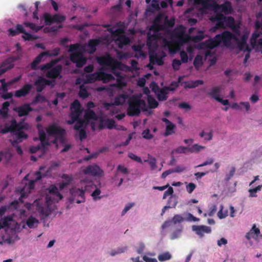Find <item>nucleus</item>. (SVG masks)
<instances>
[{"mask_svg":"<svg viewBox=\"0 0 262 262\" xmlns=\"http://www.w3.org/2000/svg\"><path fill=\"white\" fill-rule=\"evenodd\" d=\"M237 41V37L228 31H224L221 34H217L213 38H210L201 43V48L213 49L221 43L226 47H230L231 40Z\"/></svg>","mask_w":262,"mask_h":262,"instance_id":"obj_1","label":"nucleus"},{"mask_svg":"<svg viewBox=\"0 0 262 262\" xmlns=\"http://www.w3.org/2000/svg\"><path fill=\"white\" fill-rule=\"evenodd\" d=\"M59 61V59H53L50 62L41 65L39 69L41 71L46 73V76L48 78L53 79L61 78L62 66L61 64H57L54 67Z\"/></svg>","mask_w":262,"mask_h":262,"instance_id":"obj_2","label":"nucleus"},{"mask_svg":"<svg viewBox=\"0 0 262 262\" xmlns=\"http://www.w3.org/2000/svg\"><path fill=\"white\" fill-rule=\"evenodd\" d=\"M128 103L127 114L129 116H138L140 114L141 108L145 106L144 100L135 96H133L129 98Z\"/></svg>","mask_w":262,"mask_h":262,"instance_id":"obj_3","label":"nucleus"},{"mask_svg":"<svg viewBox=\"0 0 262 262\" xmlns=\"http://www.w3.org/2000/svg\"><path fill=\"white\" fill-rule=\"evenodd\" d=\"M96 186L92 183H89L84 186V189L73 188L71 189L70 193L72 195V201L77 204L83 202L85 200L84 192L90 191L92 189L96 188Z\"/></svg>","mask_w":262,"mask_h":262,"instance_id":"obj_4","label":"nucleus"},{"mask_svg":"<svg viewBox=\"0 0 262 262\" xmlns=\"http://www.w3.org/2000/svg\"><path fill=\"white\" fill-rule=\"evenodd\" d=\"M46 132L50 137L55 138V140L63 142L66 133V130L55 123H52L46 128Z\"/></svg>","mask_w":262,"mask_h":262,"instance_id":"obj_5","label":"nucleus"},{"mask_svg":"<svg viewBox=\"0 0 262 262\" xmlns=\"http://www.w3.org/2000/svg\"><path fill=\"white\" fill-rule=\"evenodd\" d=\"M70 117L71 120L67 121V123L69 125L73 124L75 122L80 116L83 112V108L79 101L76 99L71 103L70 105Z\"/></svg>","mask_w":262,"mask_h":262,"instance_id":"obj_6","label":"nucleus"},{"mask_svg":"<svg viewBox=\"0 0 262 262\" xmlns=\"http://www.w3.org/2000/svg\"><path fill=\"white\" fill-rule=\"evenodd\" d=\"M49 193L51 195H47L46 197V203L48 205H51L53 203H57L62 200L63 196L58 191L55 185H51L48 188Z\"/></svg>","mask_w":262,"mask_h":262,"instance_id":"obj_7","label":"nucleus"},{"mask_svg":"<svg viewBox=\"0 0 262 262\" xmlns=\"http://www.w3.org/2000/svg\"><path fill=\"white\" fill-rule=\"evenodd\" d=\"M115 33L116 35L113 39L119 49L123 48L124 46L130 43V39L124 35V31L123 29H117Z\"/></svg>","mask_w":262,"mask_h":262,"instance_id":"obj_8","label":"nucleus"},{"mask_svg":"<svg viewBox=\"0 0 262 262\" xmlns=\"http://www.w3.org/2000/svg\"><path fill=\"white\" fill-rule=\"evenodd\" d=\"M98 63L101 66L107 67L112 69L118 68L120 63L112 58L110 55L106 56H100L97 58Z\"/></svg>","mask_w":262,"mask_h":262,"instance_id":"obj_9","label":"nucleus"},{"mask_svg":"<svg viewBox=\"0 0 262 262\" xmlns=\"http://www.w3.org/2000/svg\"><path fill=\"white\" fill-rule=\"evenodd\" d=\"M176 43L180 46L188 42L190 40V37L185 33L184 27L183 25L179 26L174 30Z\"/></svg>","mask_w":262,"mask_h":262,"instance_id":"obj_10","label":"nucleus"},{"mask_svg":"<svg viewBox=\"0 0 262 262\" xmlns=\"http://www.w3.org/2000/svg\"><path fill=\"white\" fill-rule=\"evenodd\" d=\"M85 174H89L94 177H102L104 175L103 170L97 164H92L85 167L83 170Z\"/></svg>","mask_w":262,"mask_h":262,"instance_id":"obj_11","label":"nucleus"},{"mask_svg":"<svg viewBox=\"0 0 262 262\" xmlns=\"http://www.w3.org/2000/svg\"><path fill=\"white\" fill-rule=\"evenodd\" d=\"M128 98V95L126 93L120 94L116 96L114 100V104L105 103L104 106L107 109L109 107L112 106L114 104L116 105H123L126 100Z\"/></svg>","mask_w":262,"mask_h":262,"instance_id":"obj_12","label":"nucleus"},{"mask_svg":"<svg viewBox=\"0 0 262 262\" xmlns=\"http://www.w3.org/2000/svg\"><path fill=\"white\" fill-rule=\"evenodd\" d=\"M163 18V15L159 14L157 15L153 20V24L150 27V29L154 31L155 33L159 31L164 30V26L161 24Z\"/></svg>","mask_w":262,"mask_h":262,"instance_id":"obj_13","label":"nucleus"},{"mask_svg":"<svg viewBox=\"0 0 262 262\" xmlns=\"http://www.w3.org/2000/svg\"><path fill=\"white\" fill-rule=\"evenodd\" d=\"M38 129V134L41 145L42 147H45L49 145V140L47 138L46 134L43 129V126L41 124H37L36 126Z\"/></svg>","mask_w":262,"mask_h":262,"instance_id":"obj_14","label":"nucleus"},{"mask_svg":"<svg viewBox=\"0 0 262 262\" xmlns=\"http://www.w3.org/2000/svg\"><path fill=\"white\" fill-rule=\"evenodd\" d=\"M20 59L19 56L10 57L5 59L1 64L2 68L6 70L12 69L14 67V62Z\"/></svg>","mask_w":262,"mask_h":262,"instance_id":"obj_15","label":"nucleus"},{"mask_svg":"<svg viewBox=\"0 0 262 262\" xmlns=\"http://www.w3.org/2000/svg\"><path fill=\"white\" fill-rule=\"evenodd\" d=\"M192 229L195 233L198 235L200 237H202L204 235V233H210L211 231L210 227L205 225H193L192 227Z\"/></svg>","mask_w":262,"mask_h":262,"instance_id":"obj_16","label":"nucleus"},{"mask_svg":"<svg viewBox=\"0 0 262 262\" xmlns=\"http://www.w3.org/2000/svg\"><path fill=\"white\" fill-rule=\"evenodd\" d=\"M15 111L18 113L19 117L27 116L29 113L33 111V108L30 106V104L25 103L15 108Z\"/></svg>","mask_w":262,"mask_h":262,"instance_id":"obj_17","label":"nucleus"},{"mask_svg":"<svg viewBox=\"0 0 262 262\" xmlns=\"http://www.w3.org/2000/svg\"><path fill=\"white\" fill-rule=\"evenodd\" d=\"M31 84H25L20 89L17 90L15 92V96L17 98L25 96L28 95L32 89Z\"/></svg>","mask_w":262,"mask_h":262,"instance_id":"obj_18","label":"nucleus"},{"mask_svg":"<svg viewBox=\"0 0 262 262\" xmlns=\"http://www.w3.org/2000/svg\"><path fill=\"white\" fill-rule=\"evenodd\" d=\"M217 7L225 14H231L233 11L231 4L229 1H226L224 4L217 5Z\"/></svg>","mask_w":262,"mask_h":262,"instance_id":"obj_19","label":"nucleus"},{"mask_svg":"<svg viewBox=\"0 0 262 262\" xmlns=\"http://www.w3.org/2000/svg\"><path fill=\"white\" fill-rule=\"evenodd\" d=\"M11 123L14 132L21 131L23 129H28V124L27 123H25L22 122L17 123L15 120H12Z\"/></svg>","mask_w":262,"mask_h":262,"instance_id":"obj_20","label":"nucleus"},{"mask_svg":"<svg viewBox=\"0 0 262 262\" xmlns=\"http://www.w3.org/2000/svg\"><path fill=\"white\" fill-rule=\"evenodd\" d=\"M47 52H41L35 58V59L30 64V67L32 70H36L38 69V64L42 60H44L43 58L45 57V54Z\"/></svg>","mask_w":262,"mask_h":262,"instance_id":"obj_21","label":"nucleus"},{"mask_svg":"<svg viewBox=\"0 0 262 262\" xmlns=\"http://www.w3.org/2000/svg\"><path fill=\"white\" fill-rule=\"evenodd\" d=\"M221 89L220 86H215L211 89L210 92L207 93V95L216 101L220 97Z\"/></svg>","mask_w":262,"mask_h":262,"instance_id":"obj_22","label":"nucleus"},{"mask_svg":"<svg viewBox=\"0 0 262 262\" xmlns=\"http://www.w3.org/2000/svg\"><path fill=\"white\" fill-rule=\"evenodd\" d=\"M100 40L98 39H90L88 43L87 47L90 48L88 52L94 53L96 50V47L99 44Z\"/></svg>","mask_w":262,"mask_h":262,"instance_id":"obj_23","label":"nucleus"},{"mask_svg":"<svg viewBox=\"0 0 262 262\" xmlns=\"http://www.w3.org/2000/svg\"><path fill=\"white\" fill-rule=\"evenodd\" d=\"M3 239L5 242L10 244L13 243L16 241H18L19 239V238L15 231H12L11 235L8 236L6 238H5L4 237H3Z\"/></svg>","mask_w":262,"mask_h":262,"instance_id":"obj_24","label":"nucleus"},{"mask_svg":"<svg viewBox=\"0 0 262 262\" xmlns=\"http://www.w3.org/2000/svg\"><path fill=\"white\" fill-rule=\"evenodd\" d=\"M84 117V119L88 121L90 119L97 120L98 119V116L94 112V111L92 110H85Z\"/></svg>","mask_w":262,"mask_h":262,"instance_id":"obj_25","label":"nucleus"},{"mask_svg":"<svg viewBox=\"0 0 262 262\" xmlns=\"http://www.w3.org/2000/svg\"><path fill=\"white\" fill-rule=\"evenodd\" d=\"M185 83L186 84L184 86L185 89H192L200 85H202L204 83V81L202 80H196L190 82H185Z\"/></svg>","mask_w":262,"mask_h":262,"instance_id":"obj_26","label":"nucleus"},{"mask_svg":"<svg viewBox=\"0 0 262 262\" xmlns=\"http://www.w3.org/2000/svg\"><path fill=\"white\" fill-rule=\"evenodd\" d=\"M34 84L36 86V91L38 93L41 92L46 87L42 81V76L39 77L38 78L35 80Z\"/></svg>","mask_w":262,"mask_h":262,"instance_id":"obj_27","label":"nucleus"},{"mask_svg":"<svg viewBox=\"0 0 262 262\" xmlns=\"http://www.w3.org/2000/svg\"><path fill=\"white\" fill-rule=\"evenodd\" d=\"M158 39V36L155 34H148L147 35V39L146 45L148 47H150L154 44H156L157 40Z\"/></svg>","mask_w":262,"mask_h":262,"instance_id":"obj_28","label":"nucleus"},{"mask_svg":"<svg viewBox=\"0 0 262 262\" xmlns=\"http://www.w3.org/2000/svg\"><path fill=\"white\" fill-rule=\"evenodd\" d=\"M148 160H145V162H147L150 167L151 170H155L157 168V160L155 157H151L150 155L148 154Z\"/></svg>","mask_w":262,"mask_h":262,"instance_id":"obj_29","label":"nucleus"},{"mask_svg":"<svg viewBox=\"0 0 262 262\" xmlns=\"http://www.w3.org/2000/svg\"><path fill=\"white\" fill-rule=\"evenodd\" d=\"M174 24V18L171 17L170 19H168L167 17H166L164 19V24H163V26H164V30H166L168 28L173 27Z\"/></svg>","mask_w":262,"mask_h":262,"instance_id":"obj_30","label":"nucleus"},{"mask_svg":"<svg viewBox=\"0 0 262 262\" xmlns=\"http://www.w3.org/2000/svg\"><path fill=\"white\" fill-rule=\"evenodd\" d=\"M98 72H96L93 74H91L86 75V81L87 83H93L97 80H99V78L98 76Z\"/></svg>","mask_w":262,"mask_h":262,"instance_id":"obj_31","label":"nucleus"},{"mask_svg":"<svg viewBox=\"0 0 262 262\" xmlns=\"http://www.w3.org/2000/svg\"><path fill=\"white\" fill-rule=\"evenodd\" d=\"M82 55L83 53L81 51L73 52L70 54V60L72 62L76 63Z\"/></svg>","mask_w":262,"mask_h":262,"instance_id":"obj_32","label":"nucleus"},{"mask_svg":"<svg viewBox=\"0 0 262 262\" xmlns=\"http://www.w3.org/2000/svg\"><path fill=\"white\" fill-rule=\"evenodd\" d=\"M165 87L161 89L157 94V98L159 101H165L167 99L168 93L166 92Z\"/></svg>","mask_w":262,"mask_h":262,"instance_id":"obj_33","label":"nucleus"},{"mask_svg":"<svg viewBox=\"0 0 262 262\" xmlns=\"http://www.w3.org/2000/svg\"><path fill=\"white\" fill-rule=\"evenodd\" d=\"M176 128V125L171 122L168 124H167L166 126L165 132L164 133V136H168L169 135H172L174 133V129Z\"/></svg>","mask_w":262,"mask_h":262,"instance_id":"obj_34","label":"nucleus"},{"mask_svg":"<svg viewBox=\"0 0 262 262\" xmlns=\"http://www.w3.org/2000/svg\"><path fill=\"white\" fill-rule=\"evenodd\" d=\"M98 76L99 80H103L104 81H108L113 78V76L110 74H107L104 72H98Z\"/></svg>","mask_w":262,"mask_h":262,"instance_id":"obj_35","label":"nucleus"},{"mask_svg":"<svg viewBox=\"0 0 262 262\" xmlns=\"http://www.w3.org/2000/svg\"><path fill=\"white\" fill-rule=\"evenodd\" d=\"M60 52V49L56 47L52 50L45 51V52H47V53L45 54V56L55 57L59 54Z\"/></svg>","mask_w":262,"mask_h":262,"instance_id":"obj_36","label":"nucleus"},{"mask_svg":"<svg viewBox=\"0 0 262 262\" xmlns=\"http://www.w3.org/2000/svg\"><path fill=\"white\" fill-rule=\"evenodd\" d=\"M147 102L148 104V106L150 108H155L158 106L159 104L157 101L151 96H148Z\"/></svg>","mask_w":262,"mask_h":262,"instance_id":"obj_37","label":"nucleus"},{"mask_svg":"<svg viewBox=\"0 0 262 262\" xmlns=\"http://www.w3.org/2000/svg\"><path fill=\"white\" fill-rule=\"evenodd\" d=\"M225 25L231 28L232 29H235V20L234 18L232 16L226 17L225 18Z\"/></svg>","mask_w":262,"mask_h":262,"instance_id":"obj_38","label":"nucleus"},{"mask_svg":"<svg viewBox=\"0 0 262 262\" xmlns=\"http://www.w3.org/2000/svg\"><path fill=\"white\" fill-rule=\"evenodd\" d=\"M38 223V220L33 216L29 217L26 221V224L30 228H34L35 225Z\"/></svg>","mask_w":262,"mask_h":262,"instance_id":"obj_39","label":"nucleus"},{"mask_svg":"<svg viewBox=\"0 0 262 262\" xmlns=\"http://www.w3.org/2000/svg\"><path fill=\"white\" fill-rule=\"evenodd\" d=\"M149 60L150 62L154 63L155 61H157V63L159 66H161L163 64V61L162 59H159L156 53H152L149 54Z\"/></svg>","mask_w":262,"mask_h":262,"instance_id":"obj_40","label":"nucleus"},{"mask_svg":"<svg viewBox=\"0 0 262 262\" xmlns=\"http://www.w3.org/2000/svg\"><path fill=\"white\" fill-rule=\"evenodd\" d=\"M235 41L237 43V48L239 50L247 52L250 51V49L247 43L239 41V40L238 39L237 41Z\"/></svg>","mask_w":262,"mask_h":262,"instance_id":"obj_41","label":"nucleus"},{"mask_svg":"<svg viewBox=\"0 0 262 262\" xmlns=\"http://www.w3.org/2000/svg\"><path fill=\"white\" fill-rule=\"evenodd\" d=\"M171 258V254L168 252H164L159 254L158 256V258L160 261H164L170 259Z\"/></svg>","mask_w":262,"mask_h":262,"instance_id":"obj_42","label":"nucleus"},{"mask_svg":"<svg viewBox=\"0 0 262 262\" xmlns=\"http://www.w3.org/2000/svg\"><path fill=\"white\" fill-rule=\"evenodd\" d=\"M46 101V98L40 95V94H38L36 95L34 99L33 100L32 102V104H35L37 103H42Z\"/></svg>","mask_w":262,"mask_h":262,"instance_id":"obj_43","label":"nucleus"},{"mask_svg":"<svg viewBox=\"0 0 262 262\" xmlns=\"http://www.w3.org/2000/svg\"><path fill=\"white\" fill-rule=\"evenodd\" d=\"M205 148V146L200 145L198 144L193 145L191 147L188 148V151L190 152H198L201 149H203Z\"/></svg>","mask_w":262,"mask_h":262,"instance_id":"obj_44","label":"nucleus"},{"mask_svg":"<svg viewBox=\"0 0 262 262\" xmlns=\"http://www.w3.org/2000/svg\"><path fill=\"white\" fill-rule=\"evenodd\" d=\"M14 135L18 140L26 139L28 138V135L23 130L13 132Z\"/></svg>","mask_w":262,"mask_h":262,"instance_id":"obj_45","label":"nucleus"},{"mask_svg":"<svg viewBox=\"0 0 262 262\" xmlns=\"http://www.w3.org/2000/svg\"><path fill=\"white\" fill-rule=\"evenodd\" d=\"M12 220L11 216H5L2 220L1 222H0V230L3 228L5 227L9 226V222L11 221Z\"/></svg>","mask_w":262,"mask_h":262,"instance_id":"obj_46","label":"nucleus"},{"mask_svg":"<svg viewBox=\"0 0 262 262\" xmlns=\"http://www.w3.org/2000/svg\"><path fill=\"white\" fill-rule=\"evenodd\" d=\"M202 58L200 55H196L193 61V65L196 70H198L202 65Z\"/></svg>","mask_w":262,"mask_h":262,"instance_id":"obj_47","label":"nucleus"},{"mask_svg":"<svg viewBox=\"0 0 262 262\" xmlns=\"http://www.w3.org/2000/svg\"><path fill=\"white\" fill-rule=\"evenodd\" d=\"M194 4L202 5L203 8L207 9L209 7V0H193Z\"/></svg>","mask_w":262,"mask_h":262,"instance_id":"obj_48","label":"nucleus"},{"mask_svg":"<svg viewBox=\"0 0 262 262\" xmlns=\"http://www.w3.org/2000/svg\"><path fill=\"white\" fill-rule=\"evenodd\" d=\"M45 24L50 25L53 23V16L49 13H45L43 14Z\"/></svg>","mask_w":262,"mask_h":262,"instance_id":"obj_49","label":"nucleus"},{"mask_svg":"<svg viewBox=\"0 0 262 262\" xmlns=\"http://www.w3.org/2000/svg\"><path fill=\"white\" fill-rule=\"evenodd\" d=\"M226 18V16H224L223 14L221 13H216L215 15L212 16L210 18V20L212 22H218L219 21H221L222 20H225Z\"/></svg>","mask_w":262,"mask_h":262,"instance_id":"obj_50","label":"nucleus"},{"mask_svg":"<svg viewBox=\"0 0 262 262\" xmlns=\"http://www.w3.org/2000/svg\"><path fill=\"white\" fill-rule=\"evenodd\" d=\"M24 25L35 31H38L42 28V26H36L35 24L30 22H25Z\"/></svg>","mask_w":262,"mask_h":262,"instance_id":"obj_51","label":"nucleus"},{"mask_svg":"<svg viewBox=\"0 0 262 262\" xmlns=\"http://www.w3.org/2000/svg\"><path fill=\"white\" fill-rule=\"evenodd\" d=\"M53 23H62L66 19V17L63 15H61L58 14H55L53 15Z\"/></svg>","mask_w":262,"mask_h":262,"instance_id":"obj_52","label":"nucleus"},{"mask_svg":"<svg viewBox=\"0 0 262 262\" xmlns=\"http://www.w3.org/2000/svg\"><path fill=\"white\" fill-rule=\"evenodd\" d=\"M78 95L80 97L83 99H85L89 96V93L87 90L82 86H80V90Z\"/></svg>","mask_w":262,"mask_h":262,"instance_id":"obj_53","label":"nucleus"},{"mask_svg":"<svg viewBox=\"0 0 262 262\" xmlns=\"http://www.w3.org/2000/svg\"><path fill=\"white\" fill-rule=\"evenodd\" d=\"M75 122H76V123L74 126V129L78 130L81 128H82L84 122L83 119L79 118Z\"/></svg>","mask_w":262,"mask_h":262,"instance_id":"obj_54","label":"nucleus"},{"mask_svg":"<svg viewBox=\"0 0 262 262\" xmlns=\"http://www.w3.org/2000/svg\"><path fill=\"white\" fill-rule=\"evenodd\" d=\"M186 150H188V148L187 147L180 146L177 147V148L173 149L171 151V154H174V153L182 154L185 153Z\"/></svg>","mask_w":262,"mask_h":262,"instance_id":"obj_55","label":"nucleus"},{"mask_svg":"<svg viewBox=\"0 0 262 262\" xmlns=\"http://www.w3.org/2000/svg\"><path fill=\"white\" fill-rule=\"evenodd\" d=\"M184 220V219L181 215L176 214L172 217L171 222H172L174 224H176L177 223H182Z\"/></svg>","mask_w":262,"mask_h":262,"instance_id":"obj_56","label":"nucleus"},{"mask_svg":"<svg viewBox=\"0 0 262 262\" xmlns=\"http://www.w3.org/2000/svg\"><path fill=\"white\" fill-rule=\"evenodd\" d=\"M225 20H222L221 21H219L218 22L216 23L215 26L213 27L211 29V31L212 32H214L217 29H220V28L224 29L225 28Z\"/></svg>","mask_w":262,"mask_h":262,"instance_id":"obj_57","label":"nucleus"},{"mask_svg":"<svg viewBox=\"0 0 262 262\" xmlns=\"http://www.w3.org/2000/svg\"><path fill=\"white\" fill-rule=\"evenodd\" d=\"M182 63V62L181 61V60L177 59H174L172 62V67L173 69L175 71L179 70Z\"/></svg>","mask_w":262,"mask_h":262,"instance_id":"obj_58","label":"nucleus"},{"mask_svg":"<svg viewBox=\"0 0 262 262\" xmlns=\"http://www.w3.org/2000/svg\"><path fill=\"white\" fill-rule=\"evenodd\" d=\"M182 231V228H180L174 231L170 235V239L173 240L180 237Z\"/></svg>","mask_w":262,"mask_h":262,"instance_id":"obj_59","label":"nucleus"},{"mask_svg":"<svg viewBox=\"0 0 262 262\" xmlns=\"http://www.w3.org/2000/svg\"><path fill=\"white\" fill-rule=\"evenodd\" d=\"M204 38V35L203 32H200L198 34L192 37V40L195 42H198Z\"/></svg>","mask_w":262,"mask_h":262,"instance_id":"obj_60","label":"nucleus"},{"mask_svg":"<svg viewBox=\"0 0 262 262\" xmlns=\"http://www.w3.org/2000/svg\"><path fill=\"white\" fill-rule=\"evenodd\" d=\"M170 208H175L178 204V200L176 197L171 196L168 201Z\"/></svg>","mask_w":262,"mask_h":262,"instance_id":"obj_61","label":"nucleus"},{"mask_svg":"<svg viewBox=\"0 0 262 262\" xmlns=\"http://www.w3.org/2000/svg\"><path fill=\"white\" fill-rule=\"evenodd\" d=\"M86 58L83 57V55L81 56V57L76 63V66L77 68H81L86 63Z\"/></svg>","mask_w":262,"mask_h":262,"instance_id":"obj_62","label":"nucleus"},{"mask_svg":"<svg viewBox=\"0 0 262 262\" xmlns=\"http://www.w3.org/2000/svg\"><path fill=\"white\" fill-rule=\"evenodd\" d=\"M128 157L132 159L133 160L136 161V162H137L139 163H141L142 164V159L140 157L137 156V155H135L134 154L132 153V152H129L128 154Z\"/></svg>","mask_w":262,"mask_h":262,"instance_id":"obj_63","label":"nucleus"},{"mask_svg":"<svg viewBox=\"0 0 262 262\" xmlns=\"http://www.w3.org/2000/svg\"><path fill=\"white\" fill-rule=\"evenodd\" d=\"M106 127L108 129H112L115 127V121L112 119H107L105 120Z\"/></svg>","mask_w":262,"mask_h":262,"instance_id":"obj_64","label":"nucleus"}]
</instances>
